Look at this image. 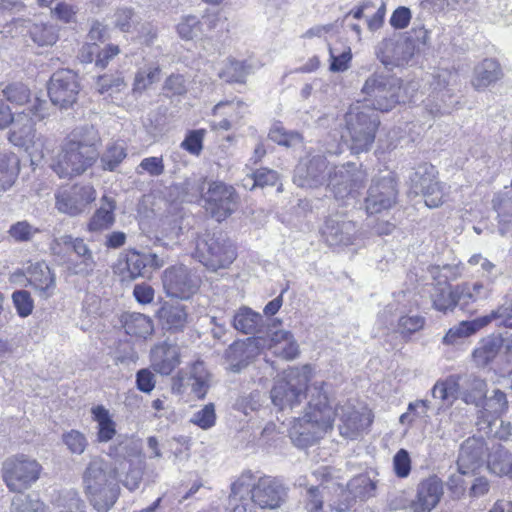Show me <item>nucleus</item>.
I'll return each mask as SVG.
<instances>
[{"label":"nucleus","instance_id":"obj_60","mask_svg":"<svg viewBox=\"0 0 512 512\" xmlns=\"http://www.w3.org/2000/svg\"><path fill=\"white\" fill-rule=\"evenodd\" d=\"M491 321H497L499 326L512 328V301H506L485 317V323Z\"/></svg>","mask_w":512,"mask_h":512},{"label":"nucleus","instance_id":"obj_24","mask_svg":"<svg viewBox=\"0 0 512 512\" xmlns=\"http://www.w3.org/2000/svg\"><path fill=\"white\" fill-rule=\"evenodd\" d=\"M487 445L482 437H469L460 446L457 468L462 474L473 473L483 463Z\"/></svg>","mask_w":512,"mask_h":512},{"label":"nucleus","instance_id":"obj_10","mask_svg":"<svg viewBox=\"0 0 512 512\" xmlns=\"http://www.w3.org/2000/svg\"><path fill=\"white\" fill-rule=\"evenodd\" d=\"M41 464L26 455L7 458L2 464V478L9 491L23 493L40 478Z\"/></svg>","mask_w":512,"mask_h":512},{"label":"nucleus","instance_id":"obj_50","mask_svg":"<svg viewBox=\"0 0 512 512\" xmlns=\"http://www.w3.org/2000/svg\"><path fill=\"white\" fill-rule=\"evenodd\" d=\"M348 492L353 498L361 500L368 499L375 496L376 482H374L367 475H358L350 480L347 484Z\"/></svg>","mask_w":512,"mask_h":512},{"label":"nucleus","instance_id":"obj_25","mask_svg":"<svg viewBox=\"0 0 512 512\" xmlns=\"http://www.w3.org/2000/svg\"><path fill=\"white\" fill-rule=\"evenodd\" d=\"M152 369L160 375H170L180 364V351L176 344L163 341L150 350Z\"/></svg>","mask_w":512,"mask_h":512},{"label":"nucleus","instance_id":"obj_61","mask_svg":"<svg viewBox=\"0 0 512 512\" xmlns=\"http://www.w3.org/2000/svg\"><path fill=\"white\" fill-rule=\"evenodd\" d=\"M3 94L6 99L16 105H23L28 102L30 98V90L22 83H13L8 85Z\"/></svg>","mask_w":512,"mask_h":512},{"label":"nucleus","instance_id":"obj_3","mask_svg":"<svg viewBox=\"0 0 512 512\" xmlns=\"http://www.w3.org/2000/svg\"><path fill=\"white\" fill-rule=\"evenodd\" d=\"M100 136L93 126L75 130L64 143L52 168L60 178L84 173L98 158Z\"/></svg>","mask_w":512,"mask_h":512},{"label":"nucleus","instance_id":"obj_59","mask_svg":"<svg viewBox=\"0 0 512 512\" xmlns=\"http://www.w3.org/2000/svg\"><path fill=\"white\" fill-rule=\"evenodd\" d=\"M190 421L203 430H208L213 427L216 423L214 404L209 403L205 405L201 410L195 412Z\"/></svg>","mask_w":512,"mask_h":512},{"label":"nucleus","instance_id":"obj_62","mask_svg":"<svg viewBox=\"0 0 512 512\" xmlns=\"http://www.w3.org/2000/svg\"><path fill=\"white\" fill-rule=\"evenodd\" d=\"M38 232L39 229L32 226L27 221H18L17 223L13 224L8 230L9 235L16 242L30 241Z\"/></svg>","mask_w":512,"mask_h":512},{"label":"nucleus","instance_id":"obj_53","mask_svg":"<svg viewBox=\"0 0 512 512\" xmlns=\"http://www.w3.org/2000/svg\"><path fill=\"white\" fill-rule=\"evenodd\" d=\"M278 181V173L268 168H260L248 175L243 180V186L245 188L253 189L255 187L273 186Z\"/></svg>","mask_w":512,"mask_h":512},{"label":"nucleus","instance_id":"obj_32","mask_svg":"<svg viewBox=\"0 0 512 512\" xmlns=\"http://www.w3.org/2000/svg\"><path fill=\"white\" fill-rule=\"evenodd\" d=\"M259 67L258 64L252 61H236L234 59H227L216 67L219 78L226 82L242 83L246 77L254 73Z\"/></svg>","mask_w":512,"mask_h":512},{"label":"nucleus","instance_id":"obj_22","mask_svg":"<svg viewBox=\"0 0 512 512\" xmlns=\"http://www.w3.org/2000/svg\"><path fill=\"white\" fill-rule=\"evenodd\" d=\"M285 488L275 478L261 477L252 489V501L261 509H277L284 502Z\"/></svg>","mask_w":512,"mask_h":512},{"label":"nucleus","instance_id":"obj_2","mask_svg":"<svg viewBox=\"0 0 512 512\" xmlns=\"http://www.w3.org/2000/svg\"><path fill=\"white\" fill-rule=\"evenodd\" d=\"M127 466L126 461L117 466L115 461L101 457L92 458L82 474V488L89 504L97 512H108L120 495V469Z\"/></svg>","mask_w":512,"mask_h":512},{"label":"nucleus","instance_id":"obj_21","mask_svg":"<svg viewBox=\"0 0 512 512\" xmlns=\"http://www.w3.org/2000/svg\"><path fill=\"white\" fill-rule=\"evenodd\" d=\"M162 282L168 296L182 299L189 298L198 287L196 278L192 277L184 265L167 268L164 271Z\"/></svg>","mask_w":512,"mask_h":512},{"label":"nucleus","instance_id":"obj_20","mask_svg":"<svg viewBox=\"0 0 512 512\" xmlns=\"http://www.w3.org/2000/svg\"><path fill=\"white\" fill-rule=\"evenodd\" d=\"M333 410L335 416L340 417L339 433L346 439L359 438L372 423L371 413L366 409L359 411L351 405H343Z\"/></svg>","mask_w":512,"mask_h":512},{"label":"nucleus","instance_id":"obj_34","mask_svg":"<svg viewBox=\"0 0 512 512\" xmlns=\"http://www.w3.org/2000/svg\"><path fill=\"white\" fill-rule=\"evenodd\" d=\"M481 414L486 418L491 427L508 410V400L506 394L500 389H494L492 395L484 399Z\"/></svg>","mask_w":512,"mask_h":512},{"label":"nucleus","instance_id":"obj_47","mask_svg":"<svg viewBox=\"0 0 512 512\" xmlns=\"http://www.w3.org/2000/svg\"><path fill=\"white\" fill-rule=\"evenodd\" d=\"M431 300L433 307L441 312H446L456 305L461 306V302L458 301L457 287L454 290H452L451 286L434 287V292L431 293Z\"/></svg>","mask_w":512,"mask_h":512},{"label":"nucleus","instance_id":"obj_37","mask_svg":"<svg viewBox=\"0 0 512 512\" xmlns=\"http://www.w3.org/2000/svg\"><path fill=\"white\" fill-rule=\"evenodd\" d=\"M487 468L497 476H508L512 479V454L498 445L488 455Z\"/></svg>","mask_w":512,"mask_h":512},{"label":"nucleus","instance_id":"obj_13","mask_svg":"<svg viewBox=\"0 0 512 512\" xmlns=\"http://www.w3.org/2000/svg\"><path fill=\"white\" fill-rule=\"evenodd\" d=\"M206 210L218 222L229 217L237 207L235 189L220 181L210 183L205 194Z\"/></svg>","mask_w":512,"mask_h":512},{"label":"nucleus","instance_id":"obj_41","mask_svg":"<svg viewBox=\"0 0 512 512\" xmlns=\"http://www.w3.org/2000/svg\"><path fill=\"white\" fill-rule=\"evenodd\" d=\"M460 380L458 375L438 380L432 388V396L451 405L459 397Z\"/></svg>","mask_w":512,"mask_h":512},{"label":"nucleus","instance_id":"obj_58","mask_svg":"<svg viewBox=\"0 0 512 512\" xmlns=\"http://www.w3.org/2000/svg\"><path fill=\"white\" fill-rule=\"evenodd\" d=\"M12 301L17 314L22 317H28L34 308V302L31 295L26 290H17L12 294Z\"/></svg>","mask_w":512,"mask_h":512},{"label":"nucleus","instance_id":"obj_6","mask_svg":"<svg viewBox=\"0 0 512 512\" xmlns=\"http://www.w3.org/2000/svg\"><path fill=\"white\" fill-rule=\"evenodd\" d=\"M416 34H392L383 39L376 48V55L381 63L388 69L408 65L421 46L426 44L427 34L422 38Z\"/></svg>","mask_w":512,"mask_h":512},{"label":"nucleus","instance_id":"obj_7","mask_svg":"<svg viewBox=\"0 0 512 512\" xmlns=\"http://www.w3.org/2000/svg\"><path fill=\"white\" fill-rule=\"evenodd\" d=\"M460 85V76L456 70L438 69L431 74L429 95L426 107L433 116L450 113L458 103L454 101V92Z\"/></svg>","mask_w":512,"mask_h":512},{"label":"nucleus","instance_id":"obj_43","mask_svg":"<svg viewBox=\"0 0 512 512\" xmlns=\"http://www.w3.org/2000/svg\"><path fill=\"white\" fill-rule=\"evenodd\" d=\"M114 210V201L104 196L101 207L96 210L88 224L89 231H101L112 226L115 221Z\"/></svg>","mask_w":512,"mask_h":512},{"label":"nucleus","instance_id":"obj_23","mask_svg":"<svg viewBox=\"0 0 512 512\" xmlns=\"http://www.w3.org/2000/svg\"><path fill=\"white\" fill-rule=\"evenodd\" d=\"M443 482L437 476H430L421 481L416 496L411 502L413 512H431L443 496Z\"/></svg>","mask_w":512,"mask_h":512},{"label":"nucleus","instance_id":"obj_18","mask_svg":"<svg viewBox=\"0 0 512 512\" xmlns=\"http://www.w3.org/2000/svg\"><path fill=\"white\" fill-rule=\"evenodd\" d=\"M327 168L325 157L309 155L299 161L294 171L293 181L298 187L317 188L326 182Z\"/></svg>","mask_w":512,"mask_h":512},{"label":"nucleus","instance_id":"obj_16","mask_svg":"<svg viewBox=\"0 0 512 512\" xmlns=\"http://www.w3.org/2000/svg\"><path fill=\"white\" fill-rule=\"evenodd\" d=\"M95 199L96 191L91 185H74L55 194V207L60 213L76 216Z\"/></svg>","mask_w":512,"mask_h":512},{"label":"nucleus","instance_id":"obj_19","mask_svg":"<svg viewBox=\"0 0 512 512\" xmlns=\"http://www.w3.org/2000/svg\"><path fill=\"white\" fill-rule=\"evenodd\" d=\"M321 235L329 246H348L356 239V224L342 214L330 215L321 228Z\"/></svg>","mask_w":512,"mask_h":512},{"label":"nucleus","instance_id":"obj_35","mask_svg":"<svg viewBox=\"0 0 512 512\" xmlns=\"http://www.w3.org/2000/svg\"><path fill=\"white\" fill-rule=\"evenodd\" d=\"M54 512H86V505L75 489L58 491L51 500Z\"/></svg>","mask_w":512,"mask_h":512},{"label":"nucleus","instance_id":"obj_12","mask_svg":"<svg viewBox=\"0 0 512 512\" xmlns=\"http://www.w3.org/2000/svg\"><path fill=\"white\" fill-rule=\"evenodd\" d=\"M366 175L359 170L355 163L348 162L335 166L327 173V187L337 200L355 198L358 189L365 181Z\"/></svg>","mask_w":512,"mask_h":512},{"label":"nucleus","instance_id":"obj_27","mask_svg":"<svg viewBox=\"0 0 512 512\" xmlns=\"http://www.w3.org/2000/svg\"><path fill=\"white\" fill-rule=\"evenodd\" d=\"M267 347L275 356L285 360H294L300 352L294 335L284 329H279L269 334Z\"/></svg>","mask_w":512,"mask_h":512},{"label":"nucleus","instance_id":"obj_55","mask_svg":"<svg viewBox=\"0 0 512 512\" xmlns=\"http://www.w3.org/2000/svg\"><path fill=\"white\" fill-rule=\"evenodd\" d=\"M126 156V149L123 143H113L109 145L101 156L103 169L114 171Z\"/></svg>","mask_w":512,"mask_h":512},{"label":"nucleus","instance_id":"obj_31","mask_svg":"<svg viewBox=\"0 0 512 512\" xmlns=\"http://www.w3.org/2000/svg\"><path fill=\"white\" fill-rule=\"evenodd\" d=\"M256 351L257 347L252 339L234 342L225 352L226 359L229 362V369L233 372H239L254 357Z\"/></svg>","mask_w":512,"mask_h":512},{"label":"nucleus","instance_id":"obj_56","mask_svg":"<svg viewBox=\"0 0 512 512\" xmlns=\"http://www.w3.org/2000/svg\"><path fill=\"white\" fill-rule=\"evenodd\" d=\"M429 408L430 402L428 400L410 402L407 411L399 417V422L410 427L416 419L426 417Z\"/></svg>","mask_w":512,"mask_h":512},{"label":"nucleus","instance_id":"obj_44","mask_svg":"<svg viewBox=\"0 0 512 512\" xmlns=\"http://www.w3.org/2000/svg\"><path fill=\"white\" fill-rule=\"evenodd\" d=\"M330 71L343 72L349 68L352 59L351 48L341 40L329 42Z\"/></svg>","mask_w":512,"mask_h":512},{"label":"nucleus","instance_id":"obj_30","mask_svg":"<svg viewBox=\"0 0 512 512\" xmlns=\"http://www.w3.org/2000/svg\"><path fill=\"white\" fill-rule=\"evenodd\" d=\"M487 395V383L484 379L474 374L461 378L459 397L468 404L480 407Z\"/></svg>","mask_w":512,"mask_h":512},{"label":"nucleus","instance_id":"obj_45","mask_svg":"<svg viewBox=\"0 0 512 512\" xmlns=\"http://www.w3.org/2000/svg\"><path fill=\"white\" fill-rule=\"evenodd\" d=\"M500 342L496 338L488 337L482 339L472 352V358L477 367H485L498 354Z\"/></svg>","mask_w":512,"mask_h":512},{"label":"nucleus","instance_id":"obj_40","mask_svg":"<svg viewBox=\"0 0 512 512\" xmlns=\"http://www.w3.org/2000/svg\"><path fill=\"white\" fill-rule=\"evenodd\" d=\"M262 322V315L247 306L240 307L233 317V327L243 334H254Z\"/></svg>","mask_w":512,"mask_h":512},{"label":"nucleus","instance_id":"obj_17","mask_svg":"<svg viewBox=\"0 0 512 512\" xmlns=\"http://www.w3.org/2000/svg\"><path fill=\"white\" fill-rule=\"evenodd\" d=\"M396 182L391 173L374 179L366 197V210L369 214H377L390 209L396 203Z\"/></svg>","mask_w":512,"mask_h":512},{"label":"nucleus","instance_id":"obj_54","mask_svg":"<svg viewBox=\"0 0 512 512\" xmlns=\"http://www.w3.org/2000/svg\"><path fill=\"white\" fill-rule=\"evenodd\" d=\"M268 136L273 142L286 147L300 146L303 143V138L299 133L289 132L280 124H275L270 129Z\"/></svg>","mask_w":512,"mask_h":512},{"label":"nucleus","instance_id":"obj_4","mask_svg":"<svg viewBox=\"0 0 512 512\" xmlns=\"http://www.w3.org/2000/svg\"><path fill=\"white\" fill-rule=\"evenodd\" d=\"M312 372L313 368L310 365L286 370L274 381L270 392L272 403L280 410H293L299 406L306 396L309 398V389L313 384L308 386V382Z\"/></svg>","mask_w":512,"mask_h":512},{"label":"nucleus","instance_id":"obj_63","mask_svg":"<svg viewBox=\"0 0 512 512\" xmlns=\"http://www.w3.org/2000/svg\"><path fill=\"white\" fill-rule=\"evenodd\" d=\"M62 439L68 450L73 454L81 455L87 447L85 435L78 430L64 433Z\"/></svg>","mask_w":512,"mask_h":512},{"label":"nucleus","instance_id":"obj_26","mask_svg":"<svg viewBox=\"0 0 512 512\" xmlns=\"http://www.w3.org/2000/svg\"><path fill=\"white\" fill-rule=\"evenodd\" d=\"M27 282L41 298H49L56 288V276L44 262L31 263L26 270Z\"/></svg>","mask_w":512,"mask_h":512},{"label":"nucleus","instance_id":"obj_51","mask_svg":"<svg viewBox=\"0 0 512 512\" xmlns=\"http://www.w3.org/2000/svg\"><path fill=\"white\" fill-rule=\"evenodd\" d=\"M148 259H150L148 257ZM124 269L127 272L126 278L136 279L138 277H145L147 272V257L146 253L137 251H130L126 254L124 262Z\"/></svg>","mask_w":512,"mask_h":512},{"label":"nucleus","instance_id":"obj_15","mask_svg":"<svg viewBox=\"0 0 512 512\" xmlns=\"http://www.w3.org/2000/svg\"><path fill=\"white\" fill-rule=\"evenodd\" d=\"M79 93L77 75L71 70L56 71L50 78L48 95L51 102L60 108L72 106Z\"/></svg>","mask_w":512,"mask_h":512},{"label":"nucleus","instance_id":"obj_57","mask_svg":"<svg viewBox=\"0 0 512 512\" xmlns=\"http://www.w3.org/2000/svg\"><path fill=\"white\" fill-rule=\"evenodd\" d=\"M253 475L252 473H243L231 486V498L230 501L243 500L244 495H252V489L255 484H252Z\"/></svg>","mask_w":512,"mask_h":512},{"label":"nucleus","instance_id":"obj_29","mask_svg":"<svg viewBox=\"0 0 512 512\" xmlns=\"http://www.w3.org/2000/svg\"><path fill=\"white\" fill-rule=\"evenodd\" d=\"M157 317L163 329L182 331L188 322V313L179 302H165L157 312Z\"/></svg>","mask_w":512,"mask_h":512},{"label":"nucleus","instance_id":"obj_46","mask_svg":"<svg viewBox=\"0 0 512 512\" xmlns=\"http://www.w3.org/2000/svg\"><path fill=\"white\" fill-rule=\"evenodd\" d=\"M485 323V318L482 320L462 321L459 324L451 327L443 337V343L447 345H455L460 340L474 334Z\"/></svg>","mask_w":512,"mask_h":512},{"label":"nucleus","instance_id":"obj_14","mask_svg":"<svg viewBox=\"0 0 512 512\" xmlns=\"http://www.w3.org/2000/svg\"><path fill=\"white\" fill-rule=\"evenodd\" d=\"M411 181L414 193L423 196L427 207L437 208L442 205L445 195L444 186L437 180L433 166H420Z\"/></svg>","mask_w":512,"mask_h":512},{"label":"nucleus","instance_id":"obj_5","mask_svg":"<svg viewBox=\"0 0 512 512\" xmlns=\"http://www.w3.org/2000/svg\"><path fill=\"white\" fill-rule=\"evenodd\" d=\"M345 130L350 140L352 153L367 152L372 147L380 124L378 115L367 109L361 101L350 105L344 116Z\"/></svg>","mask_w":512,"mask_h":512},{"label":"nucleus","instance_id":"obj_39","mask_svg":"<svg viewBox=\"0 0 512 512\" xmlns=\"http://www.w3.org/2000/svg\"><path fill=\"white\" fill-rule=\"evenodd\" d=\"M386 14V5L380 1L375 5L372 1L365 2L357 11L354 12V18L366 19L367 28L370 31H377L381 29Z\"/></svg>","mask_w":512,"mask_h":512},{"label":"nucleus","instance_id":"obj_48","mask_svg":"<svg viewBox=\"0 0 512 512\" xmlns=\"http://www.w3.org/2000/svg\"><path fill=\"white\" fill-rule=\"evenodd\" d=\"M11 512H48V507L36 495L19 493L12 499Z\"/></svg>","mask_w":512,"mask_h":512},{"label":"nucleus","instance_id":"obj_36","mask_svg":"<svg viewBox=\"0 0 512 512\" xmlns=\"http://www.w3.org/2000/svg\"><path fill=\"white\" fill-rule=\"evenodd\" d=\"M123 328L126 334L138 338H147L154 331L152 320L141 313H127L122 316Z\"/></svg>","mask_w":512,"mask_h":512},{"label":"nucleus","instance_id":"obj_9","mask_svg":"<svg viewBox=\"0 0 512 512\" xmlns=\"http://www.w3.org/2000/svg\"><path fill=\"white\" fill-rule=\"evenodd\" d=\"M194 257L212 271L228 268L236 259L233 243L223 235L205 234L196 240Z\"/></svg>","mask_w":512,"mask_h":512},{"label":"nucleus","instance_id":"obj_8","mask_svg":"<svg viewBox=\"0 0 512 512\" xmlns=\"http://www.w3.org/2000/svg\"><path fill=\"white\" fill-rule=\"evenodd\" d=\"M365 94L364 106L369 109L387 112L397 104L405 102V95L401 94V80L393 77L373 75L369 77L362 88Z\"/></svg>","mask_w":512,"mask_h":512},{"label":"nucleus","instance_id":"obj_49","mask_svg":"<svg viewBox=\"0 0 512 512\" xmlns=\"http://www.w3.org/2000/svg\"><path fill=\"white\" fill-rule=\"evenodd\" d=\"M458 301L461 302V307L468 305L471 302L487 299L491 294V288L482 283H473L472 285L465 284L457 286Z\"/></svg>","mask_w":512,"mask_h":512},{"label":"nucleus","instance_id":"obj_11","mask_svg":"<svg viewBox=\"0 0 512 512\" xmlns=\"http://www.w3.org/2000/svg\"><path fill=\"white\" fill-rule=\"evenodd\" d=\"M9 142L19 148H23L30 156L32 166H37L45 156V140L36 136L34 121L28 119L26 112L18 114L11 123Z\"/></svg>","mask_w":512,"mask_h":512},{"label":"nucleus","instance_id":"obj_28","mask_svg":"<svg viewBox=\"0 0 512 512\" xmlns=\"http://www.w3.org/2000/svg\"><path fill=\"white\" fill-rule=\"evenodd\" d=\"M503 77L501 65L496 59L486 58L479 62L473 70L471 85L481 91L496 83Z\"/></svg>","mask_w":512,"mask_h":512},{"label":"nucleus","instance_id":"obj_33","mask_svg":"<svg viewBox=\"0 0 512 512\" xmlns=\"http://www.w3.org/2000/svg\"><path fill=\"white\" fill-rule=\"evenodd\" d=\"M20 173V159L12 153H0V196L10 190Z\"/></svg>","mask_w":512,"mask_h":512},{"label":"nucleus","instance_id":"obj_38","mask_svg":"<svg viewBox=\"0 0 512 512\" xmlns=\"http://www.w3.org/2000/svg\"><path fill=\"white\" fill-rule=\"evenodd\" d=\"M93 420L97 423V440L101 443L109 442L116 435V423L108 409L102 405L91 409Z\"/></svg>","mask_w":512,"mask_h":512},{"label":"nucleus","instance_id":"obj_52","mask_svg":"<svg viewBox=\"0 0 512 512\" xmlns=\"http://www.w3.org/2000/svg\"><path fill=\"white\" fill-rule=\"evenodd\" d=\"M217 21L216 15H206L199 20L196 16H186L177 25V32H192L193 30H212L215 29Z\"/></svg>","mask_w":512,"mask_h":512},{"label":"nucleus","instance_id":"obj_1","mask_svg":"<svg viewBox=\"0 0 512 512\" xmlns=\"http://www.w3.org/2000/svg\"><path fill=\"white\" fill-rule=\"evenodd\" d=\"M326 386L324 381L313 383L304 415L294 419L290 427V439L299 448L314 445L333 428L335 411L330 405Z\"/></svg>","mask_w":512,"mask_h":512},{"label":"nucleus","instance_id":"obj_64","mask_svg":"<svg viewBox=\"0 0 512 512\" xmlns=\"http://www.w3.org/2000/svg\"><path fill=\"white\" fill-rule=\"evenodd\" d=\"M424 317L413 315H402L398 320V331L402 335H411L424 327Z\"/></svg>","mask_w":512,"mask_h":512},{"label":"nucleus","instance_id":"obj_42","mask_svg":"<svg viewBox=\"0 0 512 512\" xmlns=\"http://www.w3.org/2000/svg\"><path fill=\"white\" fill-rule=\"evenodd\" d=\"M188 382L198 399L206 396L210 386V374L202 361H196L191 366Z\"/></svg>","mask_w":512,"mask_h":512}]
</instances>
